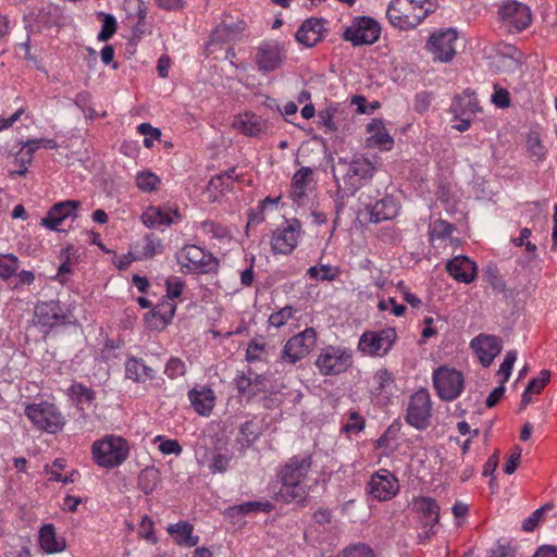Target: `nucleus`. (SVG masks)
<instances>
[{
  "instance_id": "nucleus-18",
  "label": "nucleus",
  "mask_w": 557,
  "mask_h": 557,
  "mask_svg": "<svg viewBox=\"0 0 557 557\" xmlns=\"http://www.w3.org/2000/svg\"><path fill=\"white\" fill-rule=\"evenodd\" d=\"M140 219L146 227L164 231L172 224L181 221L182 216L177 209L150 206L143 212Z\"/></svg>"
},
{
  "instance_id": "nucleus-44",
  "label": "nucleus",
  "mask_w": 557,
  "mask_h": 557,
  "mask_svg": "<svg viewBox=\"0 0 557 557\" xmlns=\"http://www.w3.org/2000/svg\"><path fill=\"white\" fill-rule=\"evenodd\" d=\"M159 184V176L150 171H143L137 173L136 175V185L141 191H154L158 188Z\"/></svg>"
},
{
  "instance_id": "nucleus-57",
  "label": "nucleus",
  "mask_w": 557,
  "mask_h": 557,
  "mask_svg": "<svg viewBox=\"0 0 557 557\" xmlns=\"http://www.w3.org/2000/svg\"><path fill=\"white\" fill-rule=\"evenodd\" d=\"M380 311H391L396 317H401L406 312V306L397 304L395 298L382 299L377 304Z\"/></svg>"
},
{
  "instance_id": "nucleus-21",
  "label": "nucleus",
  "mask_w": 557,
  "mask_h": 557,
  "mask_svg": "<svg viewBox=\"0 0 557 557\" xmlns=\"http://www.w3.org/2000/svg\"><path fill=\"white\" fill-rule=\"evenodd\" d=\"M284 58V51L277 42H264L258 48L256 64L260 72H273L282 65Z\"/></svg>"
},
{
  "instance_id": "nucleus-40",
  "label": "nucleus",
  "mask_w": 557,
  "mask_h": 557,
  "mask_svg": "<svg viewBox=\"0 0 557 557\" xmlns=\"http://www.w3.org/2000/svg\"><path fill=\"white\" fill-rule=\"evenodd\" d=\"M242 27L235 24H221L212 33V39L219 42H227L235 40L240 32Z\"/></svg>"
},
{
  "instance_id": "nucleus-58",
  "label": "nucleus",
  "mask_w": 557,
  "mask_h": 557,
  "mask_svg": "<svg viewBox=\"0 0 557 557\" xmlns=\"http://www.w3.org/2000/svg\"><path fill=\"white\" fill-rule=\"evenodd\" d=\"M550 377V372L548 370H542L537 377L532 379L528 385V392H531L532 394H539L541 391L545 387V385L548 383Z\"/></svg>"
},
{
  "instance_id": "nucleus-2",
  "label": "nucleus",
  "mask_w": 557,
  "mask_h": 557,
  "mask_svg": "<svg viewBox=\"0 0 557 557\" xmlns=\"http://www.w3.org/2000/svg\"><path fill=\"white\" fill-rule=\"evenodd\" d=\"M91 455L96 465L112 469L122 465L129 455L127 441L117 435H106L91 445Z\"/></svg>"
},
{
  "instance_id": "nucleus-54",
  "label": "nucleus",
  "mask_w": 557,
  "mask_h": 557,
  "mask_svg": "<svg viewBox=\"0 0 557 557\" xmlns=\"http://www.w3.org/2000/svg\"><path fill=\"white\" fill-rule=\"evenodd\" d=\"M374 388L376 393L385 392L394 382L393 375L386 369L379 370L374 376Z\"/></svg>"
},
{
  "instance_id": "nucleus-7",
  "label": "nucleus",
  "mask_w": 557,
  "mask_h": 557,
  "mask_svg": "<svg viewBox=\"0 0 557 557\" xmlns=\"http://www.w3.org/2000/svg\"><path fill=\"white\" fill-rule=\"evenodd\" d=\"M317 344V332L313 327H307L302 332L290 337L284 345L280 361L295 364L306 358Z\"/></svg>"
},
{
  "instance_id": "nucleus-27",
  "label": "nucleus",
  "mask_w": 557,
  "mask_h": 557,
  "mask_svg": "<svg viewBox=\"0 0 557 557\" xmlns=\"http://www.w3.org/2000/svg\"><path fill=\"white\" fill-rule=\"evenodd\" d=\"M367 208L373 223L393 220L399 211V205L392 196H385L374 205H367Z\"/></svg>"
},
{
  "instance_id": "nucleus-43",
  "label": "nucleus",
  "mask_w": 557,
  "mask_h": 557,
  "mask_svg": "<svg viewBox=\"0 0 557 557\" xmlns=\"http://www.w3.org/2000/svg\"><path fill=\"white\" fill-rule=\"evenodd\" d=\"M158 472L154 469H145L140 472L138 476V487L146 495L151 494L158 484Z\"/></svg>"
},
{
  "instance_id": "nucleus-3",
  "label": "nucleus",
  "mask_w": 557,
  "mask_h": 557,
  "mask_svg": "<svg viewBox=\"0 0 557 557\" xmlns=\"http://www.w3.org/2000/svg\"><path fill=\"white\" fill-rule=\"evenodd\" d=\"M314 364L324 376L344 373L352 364V351L342 345H327L320 350Z\"/></svg>"
},
{
  "instance_id": "nucleus-42",
  "label": "nucleus",
  "mask_w": 557,
  "mask_h": 557,
  "mask_svg": "<svg viewBox=\"0 0 557 557\" xmlns=\"http://www.w3.org/2000/svg\"><path fill=\"white\" fill-rule=\"evenodd\" d=\"M162 250V240L154 234H148L143 238L140 258H152L153 256L161 253Z\"/></svg>"
},
{
  "instance_id": "nucleus-31",
  "label": "nucleus",
  "mask_w": 557,
  "mask_h": 557,
  "mask_svg": "<svg viewBox=\"0 0 557 557\" xmlns=\"http://www.w3.org/2000/svg\"><path fill=\"white\" fill-rule=\"evenodd\" d=\"M39 544L47 554H55L64 550L65 541L63 537L57 536L53 524H44L39 530Z\"/></svg>"
},
{
  "instance_id": "nucleus-1",
  "label": "nucleus",
  "mask_w": 557,
  "mask_h": 557,
  "mask_svg": "<svg viewBox=\"0 0 557 557\" xmlns=\"http://www.w3.org/2000/svg\"><path fill=\"white\" fill-rule=\"evenodd\" d=\"M312 466V456L304 453L290 457L281 466L278 476L282 486L276 493V500L283 503H301L308 495L305 481Z\"/></svg>"
},
{
  "instance_id": "nucleus-29",
  "label": "nucleus",
  "mask_w": 557,
  "mask_h": 557,
  "mask_svg": "<svg viewBox=\"0 0 557 557\" xmlns=\"http://www.w3.org/2000/svg\"><path fill=\"white\" fill-rule=\"evenodd\" d=\"M125 375L137 383L153 380L156 371L148 367L143 359L131 357L125 362Z\"/></svg>"
},
{
  "instance_id": "nucleus-45",
  "label": "nucleus",
  "mask_w": 557,
  "mask_h": 557,
  "mask_svg": "<svg viewBox=\"0 0 557 557\" xmlns=\"http://www.w3.org/2000/svg\"><path fill=\"white\" fill-rule=\"evenodd\" d=\"M38 16L45 24H58L62 18V9L52 3H47L40 9Z\"/></svg>"
},
{
  "instance_id": "nucleus-17",
  "label": "nucleus",
  "mask_w": 557,
  "mask_h": 557,
  "mask_svg": "<svg viewBox=\"0 0 557 557\" xmlns=\"http://www.w3.org/2000/svg\"><path fill=\"white\" fill-rule=\"evenodd\" d=\"M399 491L397 478L386 469H380L368 483L369 494L379 502L392 499Z\"/></svg>"
},
{
  "instance_id": "nucleus-11",
  "label": "nucleus",
  "mask_w": 557,
  "mask_h": 557,
  "mask_svg": "<svg viewBox=\"0 0 557 557\" xmlns=\"http://www.w3.org/2000/svg\"><path fill=\"white\" fill-rule=\"evenodd\" d=\"M413 7L407 0H391L386 17L388 22L399 29H412L420 25L428 16V10L422 11L421 15H412Z\"/></svg>"
},
{
  "instance_id": "nucleus-64",
  "label": "nucleus",
  "mask_w": 557,
  "mask_h": 557,
  "mask_svg": "<svg viewBox=\"0 0 557 557\" xmlns=\"http://www.w3.org/2000/svg\"><path fill=\"white\" fill-rule=\"evenodd\" d=\"M521 451L522 450L519 446H516L513 448V451L507 458L506 463L504 466V472L506 474H512L517 470L521 457Z\"/></svg>"
},
{
  "instance_id": "nucleus-26",
  "label": "nucleus",
  "mask_w": 557,
  "mask_h": 557,
  "mask_svg": "<svg viewBox=\"0 0 557 557\" xmlns=\"http://www.w3.org/2000/svg\"><path fill=\"white\" fill-rule=\"evenodd\" d=\"M312 169L309 166L300 168L292 178L289 197L297 205H304L307 199V190L312 181Z\"/></svg>"
},
{
  "instance_id": "nucleus-59",
  "label": "nucleus",
  "mask_w": 557,
  "mask_h": 557,
  "mask_svg": "<svg viewBox=\"0 0 557 557\" xmlns=\"http://www.w3.org/2000/svg\"><path fill=\"white\" fill-rule=\"evenodd\" d=\"M363 429L364 420L356 411L350 412L348 422L342 428L345 433H358Z\"/></svg>"
},
{
  "instance_id": "nucleus-63",
  "label": "nucleus",
  "mask_w": 557,
  "mask_h": 557,
  "mask_svg": "<svg viewBox=\"0 0 557 557\" xmlns=\"http://www.w3.org/2000/svg\"><path fill=\"white\" fill-rule=\"evenodd\" d=\"M139 534L141 537L146 539L147 541H149L151 543L157 542V539H156L154 532H153V523H152V520L148 516H145L141 519Z\"/></svg>"
},
{
  "instance_id": "nucleus-32",
  "label": "nucleus",
  "mask_w": 557,
  "mask_h": 557,
  "mask_svg": "<svg viewBox=\"0 0 557 557\" xmlns=\"http://www.w3.org/2000/svg\"><path fill=\"white\" fill-rule=\"evenodd\" d=\"M194 527L189 522L181 521L168 527V532L175 535L178 545L194 547L199 542V536L193 535Z\"/></svg>"
},
{
  "instance_id": "nucleus-16",
  "label": "nucleus",
  "mask_w": 557,
  "mask_h": 557,
  "mask_svg": "<svg viewBox=\"0 0 557 557\" xmlns=\"http://www.w3.org/2000/svg\"><path fill=\"white\" fill-rule=\"evenodd\" d=\"M35 319L41 326L53 327L70 322V311L59 300L39 301L36 304Z\"/></svg>"
},
{
  "instance_id": "nucleus-12",
  "label": "nucleus",
  "mask_w": 557,
  "mask_h": 557,
  "mask_svg": "<svg viewBox=\"0 0 557 557\" xmlns=\"http://www.w3.org/2000/svg\"><path fill=\"white\" fill-rule=\"evenodd\" d=\"M338 165L345 168L344 181L352 190L358 189L362 181L371 178L376 170V162L366 157H355L349 162L339 159Z\"/></svg>"
},
{
  "instance_id": "nucleus-5",
  "label": "nucleus",
  "mask_w": 557,
  "mask_h": 557,
  "mask_svg": "<svg viewBox=\"0 0 557 557\" xmlns=\"http://www.w3.org/2000/svg\"><path fill=\"white\" fill-rule=\"evenodd\" d=\"M381 35L380 23L371 16H355L343 33L345 41L354 47L375 44Z\"/></svg>"
},
{
  "instance_id": "nucleus-51",
  "label": "nucleus",
  "mask_w": 557,
  "mask_h": 557,
  "mask_svg": "<svg viewBox=\"0 0 557 557\" xmlns=\"http://www.w3.org/2000/svg\"><path fill=\"white\" fill-rule=\"evenodd\" d=\"M516 360H517V351L516 350H509L506 352L505 359H504L503 363L499 366V369L497 372V374L503 377L500 383L505 384V382L508 381V379L511 375V371H512Z\"/></svg>"
},
{
  "instance_id": "nucleus-30",
  "label": "nucleus",
  "mask_w": 557,
  "mask_h": 557,
  "mask_svg": "<svg viewBox=\"0 0 557 557\" xmlns=\"http://www.w3.org/2000/svg\"><path fill=\"white\" fill-rule=\"evenodd\" d=\"M413 509L420 515L422 524L435 525L440 521V507L431 497H419L413 500Z\"/></svg>"
},
{
  "instance_id": "nucleus-34",
  "label": "nucleus",
  "mask_w": 557,
  "mask_h": 557,
  "mask_svg": "<svg viewBox=\"0 0 557 557\" xmlns=\"http://www.w3.org/2000/svg\"><path fill=\"white\" fill-rule=\"evenodd\" d=\"M261 433V426L258 422L247 421L240 426L236 442L242 448H249L260 437Z\"/></svg>"
},
{
  "instance_id": "nucleus-22",
  "label": "nucleus",
  "mask_w": 557,
  "mask_h": 557,
  "mask_svg": "<svg viewBox=\"0 0 557 557\" xmlns=\"http://www.w3.org/2000/svg\"><path fill=\"white\" fill-rule=\"evenodd\" d=\"M194 410L201 417H209L215 406V393L212 388L202 385L195 386L187 393Z\"/></svg>"
},
{
  "instance_id": "nucleus-35",
  "label": "nucleus",
  "mask_w": 557,
  "mask_h": 557,
  "mask_svg": "<svg viewBox=\"0 0 557 557\" xmlns=\"http://www.w3.org/2000/svg\"><path fill=\"white\" fill-rule=\"evenodd\" d=\"M341 274V270L337 267L330 264H318L310 267L307 270V275L314 281L332 282L336 280Z\"/></svg>"
},
{
  "instance_id": "nucleus-25",
  "label": "nucleus",
  "mask_w": 557,
  "mask_h": 557,
  "mask_svg": "<svg viewBox=\"0 0 557 557\" xmlns=\"http://www.w3.org/2000/svg\"><path fill=\"white\" fill-rule=\"evenodd\" d=\"M233 127L246 136L256 137L267 132L268 122L255 113L245 112L235 117Z\"/></svg>"
},
{
  "instance_id": "nucleus-55",
  "label": "nucleus",
  "mask_w": 557,
  "mask_h": 557,
  "mask_svg": "<svg viewBox=\"0 0 557 557\" xmlns=\"http://www.w3.org/2000/svg\"><path fill=\"white\" fill-rule=\"evenodd\" d=\"M553 508L552 504H545L543 507L534 510L527 519L523 520L522 529L527 532H531L535 529L537 523L543 517L544 511Z\"/></svg>"
},
{
  "instance_id": "nucleus-10",
  "label": "nucleus",
  "mask_w": 557,
  "mask_h": 557,
  "mask_svg": "<svg viewBox=\"0 0 557 557\" xmlns=\"http://www.w3.org/2000/svg\"><path fill=\"white\" fill-rule=\"evenodd\" d=\"M431 398L426 389H420L411 395L406 412V421L418 430H424L430 424Z\"/></svg>"
},
{
  "instance_id": "nucleus-13",
  "label": "nucleus",
  "mask_w": 557,
  "mask_h": 557,
  "mask_svg": "<svg viewBox=\"0 0 557 557\" xmlns=\"http://www.w3.org/2000/svg\"><path fill=\"white\" fill-rule=\"evenodd\" d=\"M301 224L298 220H287L277 227L271 238V247L274 253H292L298 245L301 234Z\"/></svg>"
},
{
  "instance_id": "nucleus-56",
  "label": "nucleus",
  "mask_w": 557,
  "mask_h": 557,
  "mask_svg": "<svg viewBox=\"0 0 557 557\" xmlns=\"http://www.w3.org/2000/svg\"><path fill=\"white\" fill-rule=\"evenodd\" d=\"M166 298L170 301L182 295L184 283L178 276H171L165 281Z\"/></svg>"
},
{
  "instance_id": "nucleus-14",
  "label": "nucleus",
  "mask_w": 557,
  "mask_h": 557,
  "mask_svg": "<svg viewBox=\"0 0 557 557\" xmlns=\"http://www.w3.org/2000/svg\"><path fill=\"white\" fill-rule=\"evenodd\" d=\"M457 32L453 28L434 33L426 42V50L433 55L434 61L449 62L456 54Z\"/></svg>"
},
{
  "instance_id": "nucleus-9",
  "label": "nucleus",
  "mask_w": 557,
  "mask_h": 557,
  "mask_svg": "<svg viewBox=\"0 0 557 557\" xmlns=\"http://www.w3.org/2000/svg\"><path fill=\"white\" fill-rule=\"evenodd\" d=\"M498 15L503 26L509 33H519L531 24L530 8L517 0H505L498 8Z\"/></svg>"
},
{
  "instance_id": "nucleus-6",
  "label": "nucleus",
  "mask_w": 557,
  "mask_h": 557,
  "mask_svg": "<svg viewBox=\"0 0 557 557\" xmlns=\"http://www.w3.org/2000/svg\"><path fill=\"white\" fill-rule=\"evenodd\" d=\"M397 339L394 327H385L379 331H366L359 338L358 349L370 357L386 356Z\"/></svg>"
},
{
  "instance_id": "nucleus-50",
  "label": "nucleus",
  "mask_w": 557,
  "mask_h": 557,
  "mask_svg": "<svg viewBox=\"0 0 557 557\" xmlns=\"http://www.w3.org/2000/svg\"><path fill=\"white\" fill-rule=\"evenodd\" d=\"M164 373L169 379L174 380L186 373V364L177 357H171L165 364Z\"/></svg>"
},
{
  "instance_id": "nucleus-36",
  "label": "nucleus",
  "mask_w": 557,
  "mask_h": 557,
  "mask_svg": "<svg viewBox=\"0 0 557 557\" xmlns=\"http://www.w3.org/2000/svg\"><path fill=\"white\" fill-rule=\"evenodd\" d=\"M199 230L202 232V234L219 240H230L232 238L228 227L211 220L201 222Z\"/></svg>"
},
{
  "instance_id": "nucleus-61",
  "label": "nucleus",
  "mask_w": 557,
  "mask_h": 557,
  "mask_svg": "<svg viewBox=\"0 0 557 557\" xmlns=\"http://www.w3.org/2000/svg\"><path fill=\"white\" fill-rule=\"evenodd\" d=\"M32 160L33 159L29 153H21L20 152V154L14 159V163L18 164L20 168L16 170H12L10 172V175L11 176H15V175L24 176L27 172V168L30 164Z\"/></svg>"
},
{
  "instance_id": "nucleus-38",
  "label": "nucleus",
  "mask_w": 557,
  "mask_h": 557,
  "mask_svg": "<svg viewBox=\"0 0 557 557\" xmlns=\"http://www.w3.org/2000/svg\"><path fill=\"white\" fill-rule=\"evenodd\" d=\"M483 281L486 282L497 294L507 293L506 282L499 274V270L495 265H487L483 271Z\"/></svg>"
},
{
  "instance_id": "nucleus-39",
  "label": "nucleus",
  "mask_w": 557,
  "mask_h": 557,
  "mask_svg": "<svg viewBox=\"0 0 557 557\" xmlns=\"http://www.w3.org/2000/svg\"><path fill=\"white\" fill-rule=\"evenodd\" d=\"M527 151L531 159L541 162L546 157V149L537 133H530L527 137Z\"/></svg>"
},
{
  "instance_id": "nucleus-41",
  "label": "nucleus",
  "mask_w": 557,
  "mask_h": 557,
  "mask_svg": "<svg viewBox=\"0 0 557 557\" xmlns=\"http://www.w3.org/2000/svg\"><path fill=\"white\" fill-rule=\"evenodd\" d=\"M20 267L18 258L13 253H0V278L8 281Z\"/></svg>"
},
{
  "instance_id": "nucleus-33",
  "label": "nucleus",
  "mask_w": 557,
  "mask_h": 557,
  "mask_svg": "<svg viewBox=\"0 0 557 557\" xmlns=\"http://www.w3.org/2000/svg\"><path fill=\"white\" fill-rule=\"evenodd\" d=\"M367 131L371 134V140L375 145L383 147L385 150H391L393 148L394 139L387 132L382 120H372V122L368 124Z\"/></svg>"
},
{
  "instance_id": "nucleus-19",
  "label": "nucleus",
  "mask_w": 557,
  "mask_h": 557,
  "mask_svg": "<svg viewBox=\"0 0 557 557\" xmlns=\"http://www.w3.org/2000/svg\"><path fill=\"white\" fill-rule=\"evenodd\" d=\"M81 202L77 200H64L54 203L47 215L41 219L40 224L50 231H60V225L69 218L73 220L77 218V209Z\"/></svg>"
},
{
  "instance_id": "nucleus-60",
  "label": "nucleus",
  "mask_w": 557,
  "mask_h": 557,
  "mask_svg": "<svg viewBox=\"0 0 557 557\" xmlns=\"http://www.w3.org/2000/svg\"><path fill=\"white\" fill-rule=\"evenodd\" d=\"M231 457L223 454L213 455L209 468L213 473H223L228 468Z\"/></svg>"
},
{
  "instance_id": "nucleus-46",
  "label": "nucleus",
  "mask_w": 557,
  "mask_h": 557,
  "mask_svg": "<svg viewBox=\"0 0 557 557\" xmlns=\"http://www.w3.org/2000/svg\"><path fill=\"white\" fill-rule=\"evenodd\" d=\"M273 505L270 502H247L232 508V510L240 513L248 515L250 512H270Z\"/></svg>"
},
{
  "instance_id": "nucleus-49",
  "label": "nucleus",
  "mask_w": 557,
  "mask_h": 557,
  "mask_svg": "<svg viewBox=\"0 0 557 557\" xmlns=\"http://www.w3.org/2000/svg\"><path fill=\"white\" fill-rule=\"evenodd\" d=\"M137 131L140 135L145 136L144 146L146 148H151L153 146V140H160L161 131L149 123L139 124Z\"/></svg>"
},
{
  "instance_id": "nucleus-4",
  "label": "nucleus",
  "mask_w": 557,
  "mask_h": 557,
  "mask_svg": "<svg viewBox=\"0 0 557 557\" xmlns=\"http://www.w3.org/2000/svg\"><path fill=\"white\" fill-rule=\"evenodd\" d=\"M25 416L41 431L50 434L61 432L65 425V419L53 404L42 401L26 406Z\"/></svg>"
},
{
  "instance_id": "nucleus-28",
  "label": "nucleus",
  "mask_w": 557,
  "mask_h": 557,
  "mask_svg": "<svg viewBox=\"0 0 557 557\" xmlns=\"http://www.w3.org/2000/svg\"><path fill=\"white\" fill-rule=\"evenodd\" d=\"M175 311L176 305L173 301L163 300L151 310L150 318H147L148 326L154 330H163L171 323Z\"/></svg>"
},
{
  "instance_id": "nucleus-20",
  "label": "nucleus",
  "mask_w": 557,
  "mask_h": 557,
  "mask_svg": "<svg viewBox=\"0 0 557 557\" xmlns=\"http://www.w3.org/2000/svg\"><path fill=\"white\" fill-rule=\"evenodd\" d=\"M481 364L488 367L495 357L502 351V339L494 335L480 334L470 343Z\"/></svg>"
},
{
  "instance_id": "nucleus-8",
  "label": "nucleus",
  "mask_w": 557,
  "mask_h": 557,
  "mask_svg": "<svg viewBox=\"0 0 557 557\" xmlns=\"http://www.w3.org/2000/svg\"><path fill=\"white\" fill-rule=\"evenodd\" d=\"M433 384L441 399L451 401L462 393L465 379L460 371L440 367L433 372Z\"/></svg>"
},
{
  "instance_id": "nucleus-62",
  "label": "nucleus",
  "mask_w": 557,
  "mask_h": 557,
  "mask_svg": "<svg viewBox=\"0 0 557 557\" xmlns=\"http://www.w3.org/2000/svg\"><path fill=\"white\" fill-rule=\"evenodd\" d=\"M264 345L257 342H252L247 347L246 359L250 363L260 361L262 359Z\"/></svg>"
},
{
  "instance_id": "nucleus-24",
  "label": "nucleus",
  "mask_w": 557,
  "mask_h": 557,
  "mask_svg": "<svg viewBox=\"0 0 557 557\" xmlns=\"http://www.w3.org/2000/svg\"><path fill=\"white\" fill-rule=\"evenodd\" d=\"M325 30L323 18L311 17L300 25L296 39L306 47H313L323 38Z\"/></svg>"
},
{
  "instance_id": "nucleus-52",
  "label": "nucleus",
  "mask_w": 557,
  "mask_h": 557,
  "mask_svg": "<svg viewBox=\"0 0 557 557\" xmlns=\"http://www.w3.org/2000/svg\"><path fill=\"white\" fill-rule=\"evenodd\" d=\"M339 557H374V553L369 545L357 543L345 548Z\"/></svg>"
},
{
  "instance_id": "nucleus-48",
  "label": "nucleus",
  "mask_w": 557,
  "mask_h": 557,
  "mask_svg": "<svg viewBox=\"0 0 557 557\" xmlns=\"http://www.w3.org/2000/svg\"><path fill=\"white\" fill-rule=\"evenodd\" d=\"M102 18V27L101 30L98 34V39L100 41H107L109 40L114 33L116 32V20L112 14H100Z\"/></svg>"
},
{
  "instance_id": "nucleus-53",
  "label": "nucleus",
  "mask_w": 557,
  "mask_h": 557,
  "mask_svg": "<svg viewBox=\"0 0 557 557\" xmlns=\"http://www.w3.org/2000/svg\"><path fill=\"white\" fill-rule=\"evenodd\" d=\"M455 227L453 224H450L447 221L444 220H437L433 223L432 230L430 232V235L432 238H441L445 239L451 236Z\"/></svg>"
},
{
  "instance_id": "nucleus-23",
  "label": "nucleus",
  "mask_w": 557,
  "mask_h": 557,
  "mask_svg": "<svg viewBox=\"0 0 557 557\" xmlns=\"http://www.w3.org/2000/svg\"><path fill=\"white\" fill-rule=\"evenodd\" d=\"M446 270L454 280L465 284L472 283L478 273L475 262L466 256L450 259L446 264Z\"/></svg>"
},
{
  "instance_id": "nucleus-37",
  "label": "nucleus",
  "mask_w": 557,
  "mask_h": 557,
  "mask_svg": "<svg viewBox=\"0 0 557 557\" xmlns=\"http://www.w3.org/2000/svg\"><path fill=\"white\" fill-rule=\"evenodd\" d=\"M126 7L128 10H132L136 17V23L133 27L135 34H144L145 28V20L148 14V9L143 0H127Z\"/></svg>"
},
{
  "instance_id": "nucleus-47",
  "label": "nucleus",
  "mask_w": 557,
  "mask_h": 557,
  "mask_svg": "<svg viewBox=\"0 0 557 557\" xmlns=\"http://www.w3.org/2000/svg\"><path fill=\"white\" fill-rule=\"evenodd\" d=\"M295 311L296 310L292 306H285L278 311L273 312L269 317L268 322L271 326L278 329L285 325L288 322V320L293 318Z\"/></svg>"
},
{
  "instance_id": "nucleus-15",
  "label": "nucleus",
  "mask_w": 557,
  "mask_h": 557,
  "mask_svg": "<svg viewBox=\"0 0 557 557\" xmlns=\"http://www.w3.org/2000/svg\"><path fill=\"white\" fill-rule=\"evenodd\" d=\"M176 257L182 267L200 273H208L218 267L215 258L196 245L185 246Z\"/></svg>"
}]
</instances>
